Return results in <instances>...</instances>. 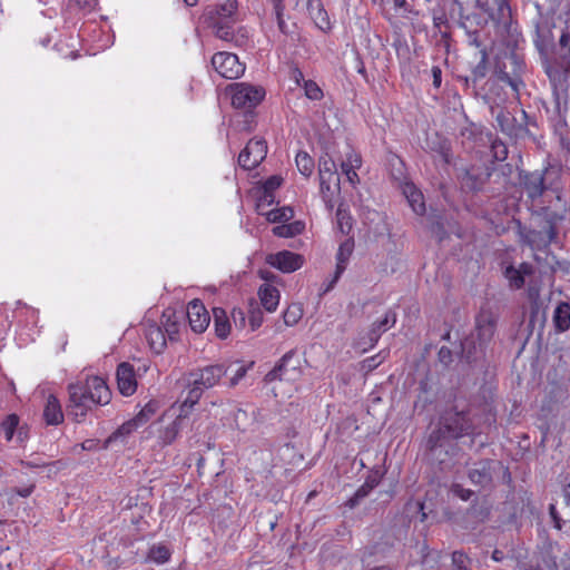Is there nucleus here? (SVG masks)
Returning a JSON list of instances; mask_svg holds the SVG:
<instances>
[{
    "label": "nucleus",
    "mask_w": 570,
    "mask_h": 570,
    "mask_svg": "<svg viewBox=\"0 0 570 570\" xmlns=\"http://www.w3.org/2000/svg\"><path fill=\"white\" fill-rule=\"evenodd\" d=\"M472 406L464 400H455L439 415L436 426L426 440V451L432 460L439 461L442 469L446 465L442 455L446 456L449 453L445 445L451 440L473 436L478 428Z\"/></svg>",
    "instance_id": "f257e3e1"
},
{
    "label": "nucleus",
    "mask_w": 570,
    "mask_h": 570,
    "mask_svg": "<svg viewBox=\"0 0 570 570\" xmlns=\"http://www.w3.org/2000/svg\"><path fill=\"white\" fill-rule=\"evenodd\" d=\"M541 58L542 67L552 87L556 111L559 117L568 109V90L570 87V32L568 28L563 29L558 45L553 48L552 56L549 57L547 48L549 43L542 36V31L537 27V39L534 40Z\"/></svg>",
    "instance_id": "f03ea898"
},
{
    "label": "nucleus",
    "mask_w": 570,
    "mask_h": 570,
    "mask_svg": "<svg viewBox=\"0 0 570 570\" xmlns=\"http://www.w3.org/2000/svg\"><path fill=\"white\" fill-rule=\"evenodd\" d=\"M491 112L500 131L515 141L532 136L529 127L537 126L534 117L529 116L523 109L520 110L521 119H518L509 109L500 106L492 107Z\"/></svg>",
    "instance_id": "7ed1b4c3"
},
{
    "label": "nucleus",
    "mask_w": 570,
    "mask_h": 570,
    "mask_svg": "<svg viewBox=\"0 0 570 570\" xmlns=\"http://www.w3.org/2000/svg\"><path fill=\"white\" fill-rule=\"evenodd\" d=\"M519 242L533 250L546 252L551 244H558L559 232L543 222L540 228L527 227L520 219L513 220Z\"/></svg>",
    "instance_id": "20e7f679"
},
{
    "label": "nucleus",
    "mask_w": 570,
    "mask_h": 570,
    "mask_svg": "<svg viewBox=\"0 0 570 570\" xmlns=\"http://www.w3.org/2000/svg\"><path fill=\"white\" fill-rule=\"evenodd\" d=\"M522 68L523 61L517 55L504 52L502 56L497 57L493 73L500 81L507 82L519 95L520 87L523 86L520 76Z\"/></svg>",
    "instance_id": "39448f33"
},
{
    "label": "nucleus",
    "mask_w": 570,
    "mask_h": 570,
    "mask_svg": "<svg viewBox=\"0 0 570 570\" xmlns=\"http://www.w3.org/2000/svg\"><path fill=\"white\" fill-rule=\"evenodd\" d=\"M549 171L550 169L548 167L543 170H519V185L532 204L551 188V184H547V175H549Z\"/></svg>",
    "instance_id": "423d86ee"
},
{
    "label": "nucleus",
    "mask_w": 570,
    "mask_h": 570,
    "mask_svg": "<svg viewBox=\"0 0 570 570\" xmlns=\"http://www.w3.org/2000/svg\"><path fill=\"white\" fill-rule=\"evenodd\" d=\"M229 89L232 91V105L237 109L252 110L265 97L264 88L246 82L233 83Z\"/></svg>",
    "instance_id": "0eeeda50"
},
{
    "label": "nucleus",
    "mask_w": 570,
    "mask_h": 570,
    "mask_svg": "<svg viewBox=\"0 0 570 570\" xmlns=\"http://www.w3.org/2000/svg\"><path fill=\"white\" fill-rule=\"evenodd\" d=\"M475 7L495 27L509 29L512 19L509 0H476Z\"/></svg>",
    "instance_id": "6e6552de"
},
{
    "label": "nucleus",
    "mask_w": 570,
    "mask_h": 570,
    "mask_svg": "<svg viewBox=\"0 0 570 570\" xmlns=\"http://www.w3.org/2000/svg\"><path fill=\"white\" fill-rule=\"evenodd\" d=\"M463 190L469 193L483 191L487 184H491V170L487 165H471L459 176Z\"/></svg>",
    "instance_id": "1a4fd4ad"
},
{
    "label": "nucleus",
    "mask_w": 570,
    "mask_h": 570,
    "mask_svg": "<svg viewBox=\"0 0 570 570\" xmlns=\"http://www.w3.org/2000/svg\"><path fill=\"white\" fill-rule=\"evenodd\" d=\"M301 374V361L296 351L285 353L276 365L265 375L266 382L295 380Z\"/></svg>",
    "instance_id": "9d476101"
},
{
    "label": "nucleus",
    "mask_w": 570,
    "mask_h": 570,
    "mask_svg": "<svg viewBox=\"0 0 570 570\" xmlns=\"http://www.w3.org/2000/svg\"><path fill=\"white\" fill-rule=\"evenodd\" d=\"M267 142L263 138L250 139L239 153L238 165L245 170L256 168L266 157Z\"/></svg>",
    "instance_id": "9b49d317"
},
{
    "label": "nucleus",
    "mask_w": 570,
    "mask_h": 570,
    "mask_svg": "<svg viewBox=\"0 0 570 570\" xmlns=\"http://www.w3.org/2000/svg\"><path fill=\"white\" fill-rule=\"evenodd\" d=\"M214 69L226 79H237L245 71V65L230 52H217L212 58Z\"/></svg>",
    "instance_id": "f8f14e48"
},
{
    "label": "nucleus",
    "mask_w": 570,
    "mask_h": 570,
    "mask_svg": "<svg viewBox=\"0 0 570 570\" xmlns=\"http://www.w3.org/2000/svg\"><path fill=\"white\" fill-rule=\"evenodd\" d=\"M69 404L68 415L72 416L75 421L80 422L88 411L91 410L92 402L86 396V390L79 383H71L68 385Z\"/></svg>",
    "instance_id": "ddd939ff"
},
{
    "label": "nucleus",
    "mask_w": 570,
    "mask_h": 570,
    "mask_svg": "<svg viewBox=\"0 0 570 570\" xmlns=\"http://www.w3.org/2000/svg\"><path fill=\"white\" fill-rule=\"evenodd\" d=\"M233 364H212L202 368L193 370L188 376L195 380V384L200 385L205 391L218 384L220 379L225 376Z\"/></svg>",
    "instance_id": "4468645a"
},
{
    "label": "nucleus",
    "mask_w": 570,
    "mask_h": 570,
    "mask_svg": "<svg viewBox=\"0 0 570 570\" xmlns=\"http://www.w3.org/2000/svg\"><path fill=\"white\" fill-rule=\"evenodd\" d=\"M497 315L490 309L482 308L475 316V325L471 334H475V338L488 346L497 332Z\"/></svg>",
    "instance_id": "2eb2a0df"
},
{
    "label": "nucleus",
    "mask_w": 570,
    "mask_h": 570,
    "mask_svg": "<svg viewBox=\"0 0 570 570\" xmlns=\"http://www.w3.org/2000/svg\"><path fill=\"white\" fill-rule=\"evenodd\" d=\"M489 18L481 12L461 16L460 26L465 30L469 45L480 48L482 46L481 32L488 26Z\"/></svg>",
    "instance_id": "dca6fc26"
},
{
    "label": "nucleus",
    "mask_w": 570,
    "mask_h": 570,
    "mask_svg": "<svg viewBox=\"0 0 570 570\" xmlns=\"http://www.w3.org/2000/svg\"><path fill=\"white\" fill-rule=\"evenodd\" d=\"M266 263L283 273H293L303 266L304 257L299 254L284 249L278 253L267 255Z\"/></svg>",
    "instance_id": "f3484780"
},
{
    "label": "nucleus",
    "mask_w": 570,
    "mask_h": 570,
    "mask_svg": "<svg viewBox=\"0 0 570 570\" xmlns=\"http://www.w3.org/2000/svg\"><path fill=\"white\" fill-rule=\"evenodd\" d=\"M491 170V184L493 186L489 187V191L492 194H501L502 191H507L511 186V176L513 174L514 167L511 164H502L498 166H490Z\"/></svg>",
    "instance_id": "a211bd4d"
},
{
    "label": "nucleus",
    "mask_w": 570,
    "mask_h": 570,
    "mask_svg": "<svg viewBox=\"0 0 570 570\" xmlns=\"http://www.w3.org/2000/svg\"><path fill=\"white\" fill-rule=\"evenodd\" d=\"M116 379L119 392L125 396L132 395L137 390V381L134 366L122 362L117 366Z\"/></svg>",
    "instance_id": "6ab92c4d"
},
{
    "label": "nucleus",
    "mask_w": 570,
    "mask_h": 570,
    "mask_svg": "<svg viewBox=\"0 0 570 570\" xmlns=\"http://www.w3.org/2000/svg\"><path fill=\"white\" fill-rule=\"evenodd\" d=\"M187 317L189 325L195 333H203L209 325L210 316L204 304L194 299L187 306Z\"/></svg>",
    "instance_id": "aec40b11"
},
{
    "label": "nucleus",
    "mask_w": 570,
    "mask_h": 570,
    "mask_svg": "<svg viewBox=\"0 0 570 570\" xmlns=\"http://www.w3.org/2000/svg\"><path fill=\"white\" fill-rule=\"evenodd\" d=\"M493 464L492 460H481L475 462L468 472V478L474 485L488 488L493 481Z\"/></svg>",
    "instance_id": "412c9836"
},
{
    "label": "nucleus",
    "mask_w": 570,
    "mask_h": 570,
    "mask_svg": "<svg viewBox=\"0 0 570 570\" xmlns=\"http://www.w3.org/2000/svg\"><path fill=\"white\" fill-rule=\"evenodd\" d=\"M487 347L475 338V334H470L461 342V360L468 364L478 363L484 358Z\"/></svg>",
    "instance_id": "4be33fe9"
},
{
    "label": "nucleus",
    "mask_w": 570,
    "mask_h": 570,
    "mask_svg": "<svg viewBox=\"0 0 570 570\" xmlns=\"http://www.w3.org/2000/svg\"><path fill=\"white\" fill-rule=\"evenodd\" d=\"M383 478V472L380 468H374L370 471L365 482L356 490L354 495L348 499L346 505L350 508L356 507L370 492L376 488Z\"/></svg>",
    "instance_id": "5701e85b"
},
{
    "label": "nucleus",
    "mask_w": 570,
    "mask_h": 570,
    "mask_svg": "<svg viewBox=\"0 0 570 570\" xmlns=\"http://www.w3.org/2000/svg\"><path fill=\"white\" fill-rule=\"evenodd\" d=\"M533 273V265L523 262L519 265V267H514L513 265L507 266L503 274L504 277L509 281L510 287L514 289H520L524 286L525 276H531Z\"/></svg>",
    "instance_id": "b1692460"
},
{
    "label": "nucleus",
    "mask_w": 570,
    "mask_h": 570,
    "mask_svg": "<svg viewBox=\"0 0 570 570\" xmlns=\"http://www.w3.org/2000/svg\"><path fill=\"white\" fill-rule=\"evenodd\" d=\"M307 11L315 26L322 31L331 30V21L327 11L324 9L322 0H308Z\"/></svg>",
    "instance_id": "393cba45"
},
{
    "label": "nucleus",
    "mask_w": 570,
    "mask_h": 570,
    "mask_svg": "<svg viewBox=\"0 0 570 570\" xmlns=\"http://www.w3.org/2000/svg\"><path fill=\"white\" fill-rule=\"evenodd\" d=\"M426 147L430 151L438 154L444 164L449 165L451 163L452 149L448 138L435 132L433 136L428 137Z\"/></svg>",
    "instance_id": "a878e982"
},
{
    "label": "nucleus",
    "mask_w": 570,
    "mask_h": 570,
    "mask_svg": "<svg viewBox=\"0 0 570 570\" xmlns=\"http://www.w3.org/2000/svg\"><path fill=\"white\" fill-rule=\"evenodd\" d=\"M396 323V313L392 309H389L382 320L374 322L368 331V340L371 345L377 343L381 335L386 332L389 328L393 327Z\"/></svg>",
    "instance_id": "bb28decb"
},
{
    "label": "nucleus",
    "mask_w": 570,
    "mask_h": 570,
    "mask_svg": "<svg viewBox=\"0 0 570 570\" xmlns=\"http://www.w3.org/2000/svg\"><path fill=\"white\" fill-rule=\"evenodd\" d=\"M187 423L188 416L186 414L179 413L169 425L160 431L159 439L163 445L171 444Z\"/></svg>",
    "instance_id": "cd10ccee"
},
{
    "label": "nucleus",
    "mask_w": 570,
    "mask_h": 570,
    "mask_svg": "<svg viewBox=\"0 0 570 570\" xmlns=\"http://www.w3.org/2000/svg\"><path fill=\"white\" fill-rule=\"evenodd\" d=\"M92 391L94 400L99 405H106L111 400V392L106 382L99 376L89 377V387Z\"/></svg>",
    "instance_id": "c85d7f7f"
},
{
    "label": "nucleus",
    "mask_w": 570,
    "mask_h": 570,
    "mask_svg": "<svg viewBox=\"0 0 570 570\" xmlns=\"http://www.w3.org/2000/svg\"><path fill=\"white\" fill-rule=\"evenodd\" d=\"M43 419L47 424L58 425L63 421V413L61 410V405L59 400L50 394L47 399L45 410H43Z\"/></svg>",
    "instance_id": "c756f323"
},
{
    "label": "nucleus",
    "mask_w": 570,
    "mask_h": 570,
    "mask_svg": "<svg viewBox=\"0 0 570 570\" xmlns=\"http://www.w3.org/2000/svg\"><path fill=\"white\" fill-rule=\"evenodd\" d=\"M146 338L149 343L150 348L157 354H160L167 345L166 334L163 331V328L157 324H150L147 327Z\"/></svg>",
    "instance_id": "7c9ffc66"
},
{
    "label": "nucleus",
    "mask_w": 570,
    "mask_h": 570,
    "mask_svg": "<svg viewBox=\"0 0 570 570\" xmlns=\"http://www.w3.org/2000/svg\"><path fill=\"white\" fill-rule=\"evenodd\" d=\"M205 390L195 384V380L188 376V390L187 394L180 405V413L186 414L188 416V411L198 403Z\"/></svg>",
    "instance_id": "2f4dec72"
},
{
    "label": "nucleus",
    "mask_w": 570,
    "mask_h": 570,
    "mask_svg": "<svg viewBox=\"0 0 570 570\" xmlns=\"http://www.w3.org/2000/svg\"><path fill=\"white\" fill-rule=\"evenodd\" d=\"M553 325L558 333L567 332L570 328V304L560 302L553 313Z\"/></svg>",
    "instance_id": "473e14b6"
},
{
    "label": "nucleus",
    "mask_w": 570,
    "mask_h": 570,
    "mask_svg": "<svg viewBox=\"0 0 570 570\" xmlns=\"http://www.w3.org/2000/svg\"><path fill=\"white\" fill-rule=\"evenodd\" d=\"M318 176L320 180L328 178L330 180L335 179V185L337 190H340V177L337 175V167L335 161L328 155L322 156L318 159Z\"/></svg>",
    "instance_id": "72a5a7b5"
},
{
    "label": "nucleus",
    "mask_w": 570,
    "mask_h": 570,
    "mask_svg": "<svg viewBox=\"0 0 570 570\" xmlns=\"http://www.w3.org/2000/svg\"><path fill=\"white\" fill-rule=\"evenodd\" d=\"M568 204L569 202H564V208L562 212L551 210L550 207L544 206L534 213L543 217V223L548 227L552 226L556 232H559L558 224L566 219V213H568Z\"/></svg>",
    "instance_id": "f704fd0d"
},
{
    "label": "nucleus",
    "mask_w": 570,
    "mask_h": 570,
    "mask_svg": "<svg viewBox=\"0 0 570 570\" xmlns=\"http://www.w3.org/2000/svg\"><path fill=\"white\" fill-rule=\"evenodd\" d=\"M258 295L262 305L267 312H274L279 302V292L276 287L264 284L259 287Z\"/></svg>",
    "instance_id": "c9c22d12"
},
{
    "label": "nucleus",
    "mask_w": 570,
    "mask_h": 570,
    "mask_svg": "<svg viewBox=\"0 0 570 570\" xmlns=\"http://www.w3.org/2000/svg\"><path fill=\"white\" fill-rule=\"evenodd\" d=\"M480 59L478 63L472 68L471 70V82H472V90L473 92H476V85L480 80L484 79L488 73V52L485 48H482L479 51Z\"/></svg>",
    "instance_id": "e433bc0d"
},
{
    "label": "nucleus",
    "mask_w": 570,
    "mask_h": 570,
    "mask_svg": "<svg viewBox=\"0 0 570 570\" xmlns=\"http://www.w3.org/2000/svg\"><path fill=\"white\" fill-rule=\"evenodd\" d=\"M213 315L216 336L222 340L226 338L230 332V322L225 309L220 307H214Z\"/></svg>",
    "instance_id": "4c0bfd02"
},
{
    "label": "nucleus",
    "mask_w": 570,
    "mask_h": 570,
    "mask_svg": "<svg viewBox=\"0 0 570 570\" xmlns=\"http://www.w3.org/2000/svg\"><path fill=\"white\" fill-rule=\"evenodd\" d=\"M532 297V294H530ZM546 323V312L542 309V302L538 297L531 298L530 303V315H529V327L531 331L534 328L535 324H539L542 327Z\"/></svg>",
    "instance_id": "58836bf2"
},
{
    "label": "nucleus",
    "mask_w": 570,
    "mask_h": 570,
    "mask_svg": "<svg viewBox=\"0 0 570 570\" xmlns=\"http://www.w3.org/2000/svg\"><path fill=\"white\" fill-rule=\"evenodd\" d=\"M305 229V224L302 220H295L289 224H282L273 228V234L278 237H294L299 235Z\"/></svg>",
    "instance_id": "ea45409f"
},
{
    "label": "nucleus",
    "mask_w": 570,
    "mask_h": 570,
    "mask_svg": "<svg viewBox=\"0 0 570 570\" xmlns=\"http://www.w3.org/2000/svg\"><path fill=\"white\" fill-rule=\"evenodd\" d=\"M404 194L413 212L417 215H423L425 213V204L422 193L415 189L414 186H407Z\"/></svg>",
    "instance_id": "a19ab883"
},
{
    "label": "nucleus",
    "mask_w": 570,
    "mask_h": 570,
    "mask_svg": "<svg viewBox=\"0 0 570 570\" xmlns=\"http://www.w3.org/2000/svg\"><path fill=\"white\" fill-rule=\"evenodd\" d=\"M336 220L341 233L344 235H348L350 232L352 230L353 218L351 216L350 210L345 208L343 204H341L336 210Z\"/></svg>",
    "instance_id": "79ce46f5"
},
{
    "label": "nucleus",
    "mask_w": 570,
    "mask_h": 570,
    "mask_svg": "<svg viewBox=\"0 0 570 570\" xmlns=\"http://www.w3.org/2000/svg\"><path fill=\"white\" fill-rule=\"evenodd\" d=\"M237 10V1L236 0H227L222 4H217L215 7V20L223 19L224 21H234L233 14Z\"/></svg>",
    "instance_id": "37998d69"
},
{
    "label": "nucleus",
    "mask_w": 570,
    "mask_h": 570,
    "mask_svg": "<svg viewBox=\"0 0 570 570\" xmlns=\"http://www.w3.org/2000/svg\"><path fill=\"white\" fill-rule=\"evenodd\" d=\"M466 517L475 523H482L489 519L490 508L484 503L472 504L468 510Z\"/></svg>",
    "instance_id": "c03bdc74"
},
{
    "label": "nucleus",
    "mask_w": 570,
    "mask_h": 570,
    "mask_svg": "<svg viewBox=\"0 0 570 570\" xmlns=\"http://www.w3.org/2000/svg\"><path fill=\"white\" fill-rule=\"evenodd\" d=\"M295 160L298 171L303 176L309 177L314 170L313 158L306 151H298Z\"/></svg>",
    "instance_id": "a18cd8bd"
},
{
    "label": "nucleus",
    "mask_w": 570,
    "mask_h": 570,
    "mask_svg": "<svg viewBox=\"0 0 570 570\" xmlns=\"http://www.w3.org/2000/svg\"><path fill=\"white\" fill-rule=\"evenodd\" d=\"M234 21L214 20L215 35L222 40L230 41L234 37Z\"/></svg>",
    "instance_id": "49530a36"
},
{
    "label": "nucleus",
    "mask_w": 570,
    "mask_h": 570,
    "mask_svg": "<svg viewBox=\"0 0 570 570\" xmlns=\"http://www.w3.org/2000/svg\"><path fill=\"white\" fill-rule=\"evenodd\" d=\"M294 216V210L291 207H282L272 209L266 214V218L271 223H286Z\"/></svg>",
    "instance_id": "de8ad7c7"
},
{
    "label": "nucleus",
    "mask_w": 570,
    "mask_h": 570,
    "mask_svg": "<svg viewBox=\"0 0 570 570\" xmlns=\"http://www.w3.org/2000/svg\"><path fill=\"white\" fill-rule=\"evenodd\" d=\"M303 316V309L298 304L289 305L283 313V320L285 325L293 326L298 323Z\"/></svg>",
    "instance_id": "09e8293b"
},
{
    "label": "nucleus",
    "mask_w": 570,
    "mask_h": 570,
    "mask_svg": "<svg viewBox=\"0 0 570 570\" xmlns=\"http://www.w3.org/2000/svg\"><path fill=\"white\" fill-rule=\"evenodd\" d=\"M140 423L136 421L134 417L132 420L124 423L121 426H119L107 440H106V446H108L109 443H111L114 440H116L119 436L129 435L134 430H136Z\"/></svg>",
    "instance_id": "8fccbe9b"
},
{
    "label": "nucleus",
    "mask_w": 570,
    "mask_h": 570,
    "mask_svg": "<svg viewBox=\"0 0 570 570\" xmlns=\"http://www.w3.org/2000/svg\"><path fill=\"white\" fill-rule=\"evenodd\" d=\"M19 425V416L17 414H9L1 423V430L4 433L6 440L11 441Z\"/></svg>",
    "instance_id": "3c124183"
},
{
    "label": "nucleus",
    "mask_w": 570,
    "mask_h": 570,
    "mask_svg": "<svg viewBox=\"0 0 570 570\" xmlns=\"http://www.w3.org/2000/svg\"><path fill=\"white\" fill-rule=\"evenodd\" d=\"M556 134L559 136L560 145L563 149L570 153V137L567 132V124L563 116L559 117L558 122L554 126Z\"/></svg>",
    "instance_id": "603ef678"
},
{
    "label": "nucleus",
    "mask_w": 570,
    "mask_h": 570,
    "mask_svg": "<svg viewBox=\"0 0 570 570\" xmlns=\"http://www.w3.org/2000/svg\"><path fill=\"white\" fill-rule=\"evenodd\" d=\"M147 557L151 561H155L157 563H163L169 559L170 552L166 546L158 544V546H153L149 549Z\"/></svg>",
    "instance_id": "864d4df0"
},
{
    "label": "nucleus",
    "mask_w": 570,
    "mask_h": 570,
    "mask_svg": "<svg viewBox=\"0 0 570 570\" xmlns=\"http://www.w3.org/2000/svg\"><path fill=\"white\" fill-rule=\"evenodd\" d=\"M157 410L158 403L156 401H150L141 409L135 419L140 423V425H142L156 413Z\"/></svg>",
    "instance_id": "5fc2aeb1"
},
{
    "label": "nucleus",
    "mask_w": 570,
    "mask_h": 570,
    "mask_svg": "<svg viewBox=\"0 0 570 570\" xmlns=\"http://www.w3.org/2000/svg\"><path fill=\"white\" fill-rule=\"evenodd\" d=\"M491 151H492L493 158L497 161L505 160L507 157H508V154H509L507 145L502 140H500L498 138L492 140V142H491Z\"/></svg>",
    "instance_id": "6e6d98bb"
},
{
    "label": "nucleus",
    "mask_w": 570,
    "mask_h": 570,
    "mask_svg": "<svg viewBox=\"0 0 570 570\" xmlns=\"http://www.w3.org/2000/svg\"><path fill=\"white\" fill-rule=\"evenodd\" d=\"M470 558L463 551H454L452 553V564L455 570H471L468 567Z\"/></svg>",
    "instance_id": "4d7b16f0"
},
{
    "label": "nucleus",
    "mask_w": 570,
    "mask_h": 570,
    "mask_svg": "<svg viewBox=\"0 0 570 570\" xmlns=\"http://www.w3.org/2000/svg\"><path fill=\"white\" fill-rule=\"evenodd\" d=\"M304 89L306 97L312 100H320L323 97L322 89L312 80L305 81Z\"/></svg>",
    "instance_id": "13d9d810"
},
{
    "label": "nucleus",
    "mask_w": 570,
    "mask_h": 570,
    "mask_svg": "<svg viewBox=\"0 0 570 570\" xmlns=\"http://www.w3.org/2000/svg\"><path fill=\"white\" fill-rule=\"evenodd\" d=\"M282 183L283 178L281 176H271L264 181L263 190H265V194H267V196H271V193L274 194V191L281 187Z\"/></svg>",
    "instance_id": "bf43d9fd"
},
{
    "label": "nucleus",
    "mask_w": 570,
    "mask_h": 570,
    "mask_svg": "<svg viewBox=\"0 0 570 570\" xmlns=\"http://www.w3.org/2000/svg\"><path fill=\"white\" fill-rule=\"evenodd\" d=\"M248 320L252 331L257 330L263 323V312L258 307H252Z\"/></svg>",
    "instance_id": "052dcab7"
},
{
    "label": "nucleus",
    "mask_w": 570,
    "mask_h": 570,
    "mask_svg": "<svg viewBox=\"0 0 570 570\" xmlns=\"http://www.w3.org/2000/svg\"><path fill=\"white\" fill-rule=\"evenodd\" d=\"M451 491L455 497L462 499L463 501L470 500L471 497L474 494V492L472 490L465 489V488H463V485H461L459 483L452 484Z\"/></svg>",
    "instance_id": "680f3d73"
},
{
    "label": "nucleus",
    "mask_w": 570,
    "mask_h": 570,
    "mask_svg": "<svg viewBox=\"0 0 570 570\" xmlns=\"http://www.w3.org/2000/svg\"><path fill=\"white\" fill-rule=\"evenodd\" d=\"M353 250V243L350 240L344 242L340 245L336 259L347 262Z\"/></svg>",
    "instance_id": "e2e57ef3"
},
{
    "label": "nucleus",
    "mask_w": 570,
    "mask_h": 570,
    "mask_svg": "<svg viewBox=\"0 0 570 570\" xmlns=\"http://www.w3.org/2000/svg\"><path fill=\"white\" fill-rule=\"evenodd\" d=\"M438 357H439V361H440L444 366H449V365L453 362V353H452V351H451L449 347H446V346H442V347L439 350Z\"/></svg>",
    "instance_id": "0e129e2a"
},
{
    "label": "nucleus",
    "mask_w": 570,
    "mask_h": 570,
    "mask_svg": "<svg viewBox=\"0 0 570 570\" xmlns=\"http://www.w3.org/2000/svg\"><path fill=\"white\" fill-rule=\"evenodd\" d=\"M233 322L236 327L244 328L246 325V314L240 308H234L232 312Z\"/></svg>",
    "instance_id": "69168bd1"
},
{
    "label": "nucleus",
    "mask_w": 570,
    "mask_h": 570,
    "mask_svg": "<svg viewBox=\"0 0 570 570\" xmlns=\"http://www.w3.org/2000/svg\"><path fill=\"white\" fill-rule=\"evenodd\" d=\"M247 417H248L247 412L243 409H237L234 412V422L238 430H245V428L243 425L247 421Z\"/></svg>",
    "instance_id": "338daca9"
},
{
    "label": "nucleus",
    "mask_w": 570,
    "mask_h": 570,
    "mask_svg": "<svg viewBox=\"0 0 570 570\" xmlns=\"http://www.w3.org/2000/svg\"><path fill=\"white\" fill-rule=\"evenodd\" d=\"M542 563L549 570H559V566L557 562V557L551 553V551H547L542 557Z\"/></svg>",
    "instance_id": "774afa93"
}]
</instances>
